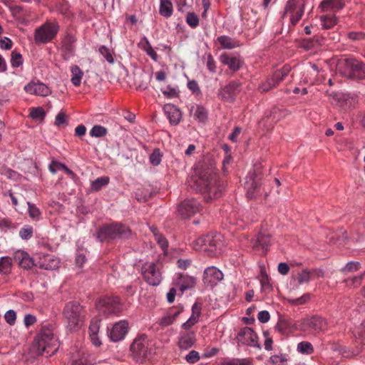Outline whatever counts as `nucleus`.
<instances>
[{
    "instance_id": "f257e3e1",
    "label": "nucleus",
    "mask_w": 365,
    "mask_h": 365,
    "mask_svg": "<svg viewBox=\"0 0 365 365\" xmlns=\"http://www.w3.org/2000/svg\"><path fill=\"white\" fill-rule=\"evenodd\" d=\"M195 183L200 191L204 194L206 202L219 198L222 195L223 187L211 168L200 170Z\"/></svg>"
},
{
    "instance_id": "f03ea898",
    "label": "nucleus",
    "mask_w": 365,
    "mask_h": 365,
    "mask_svg": "<svg viewBox=\"0 0 365 365\" xmlns=\"http://www.w3.org/2000/svg\"><path fill=\"white\" fill-rule=\"evenodd\" d=\"M63 314L66 320V327L71 331L80 329L85 320V311L77 302H69L66 304Z\"/></svg>"
},
{
    "instance_id": "7ed1b4c3",
    "label": "nucleus",
    "mask_w": 365,
    "mask_h": 365,
    "mask_svg": "<svg viewBox=\"0 0 365 365\" xmlns=\"http://www.w3.org/2000/svg\"><path fill=\"white\" fill-rule=\"evenodd\" d=\"M35 348L38 354L51 356L58 349V339L50 329H43L36 337Z\"/></svg>"
},
{
    "instance_id": "20e7f679",
    "label": "nucleus",
    "mask_w": 365,
    "mask_h": 365,
    "mask_svg": "<svg viewBox=\"0 0 365 365\" xmlns=\"http://www.w3.org/2000/svg\"><path fill=\"white\" fill-rule=\"evenodd\" d=\"M337 69L343 76L351 78L365 79V63L354 58H342L338 61Z\"/></svg>"
},
{
    "instance_id": "39448f33",
    "label": "nucleus",
    "mask_w": 365,
    "mask_h": 365,
    "mask_svg": "<svg viewBox=\"0 0 365 365\" xmlns=\"http://www.w3.org/2000/svg\"><path fill=\"white\" fill-rule=\"evenodd\" d=\"M195 250H203L209 255H216L222 251L223 241L220 234H209L192 242Z\"/></svg>"
},
{
    "instance_id": "423d86ee",
    "label": "nucleus",
    "mask_w": 365,
    "mask_h": 365,
    "mask_svg": "<svg viewBox=\"0 0 365 365\" xmlns=\"http://www.w3.org/2000/svg\"><path fill=\"white\" fill-rule=\"evenodd\" d=\"M262 176L259 167H257L253 171L249 172L246 177L245 187L247 190V196L250 199H255L262 195L265 197L267 192L262 186Z\"/></svg>"
},
{
    "instance_id": "0eeeda50",
    "label": "nucleus",
    "mask_w": 365,
    "mask_h": 365,
    "mask_svg": "<svg viewBox=\"0 0 365 365\" xmlns=\"http://www.w3.org/2000/svg\"><path fill=\"white\" fill-rule=\"evenodd\" d=\"M131 235L130 230L122 224L113 223L99 228L96 237L101 242L126 239Z\"/></svg>"
},
{
    "instance_id": "6e6552de",
    "label": "nucleus",
    "mask_w": 365,
    "mask_h": 365,
    "mask_svg": "<svg viewBox=\"0 0 365 365\" xmlns=\"http://www.w3.org/2000/svg\"><path fill=\"white\" fill-rule=\"evenodd\" d=\"M59 25L56 21H46L36 29L34 41L36 43H47L54 39L59 31Z\"/></svg>"
},
{
    "instance_id": "1a4fd4ad",
    "label": "nucleus",
    "mask_w": 365,
    "mask_h": 365,
    "mask_svg": "<svg viewBox=\"0 0 365 365\" xmlns=\"http://www.w3.org/2000/svg\"><path fill=\"white\" fill-rule=\"evenodd\" d=\"M130 351L137 361L142 363L148 359L151 355V349L146 336L143 334L135 338L130 346Z\"/></svg>"
},
{
    "instance_id": "9d476101",
    "label": "nucleus",
    "mask_w": 365,
    "mask_h": 365,
    "mask_svg": "<svg viewBox=\"0 0 365 365\" xmlns=\"http://www.w3.org/2000/svg\"><path fill=\"white\" fill-rule=\"evenodd\" d=\"M143 279L151 286H158L162 281V274L158 265L152 262H146L141 267Z\"/></svg>"
},
{
    "instance_id": "9b49d317",
    "label": "nucleus",
    "mask_w": 365,
    "mask_h": 365,
    "mask_svg": "<svg viewBox=\"0 0 365 365\" xmlns=\"http://www.w3.org/2000/svg\"><path fill=\"white\" fill-rule=\"evenodd\" d=\"M290 71L289 66H284L281 69L275 71L273 75L259 86L261 92H267L278 86Z\"/></svg>"
},
{
    "instance_id": "f8f14e48",
    "label": "nucleus",
    "mask_w": 365,
    "mask_h": 365,
    "mask_svg": "<svg viewBox=\"0 0 365 365\" xmlns=\"http://www.w3.org/2000/svg\"><path fill=\"white\" fill-rule=\"evenodd\" d=\"M304 6L303 0H289L287 2L282 17L284 18L289 14L292 24L295 25L301 19L304 14Z\"/></svg>"
},
{
    "instance_id": "ddd939ff",
    "label": "nucleus",
    "mask_w": 365,
    "mask_h": 365,
    "mask_svg": "<svg viewBox=\"0 0 365 365\" xmlns=\"http://www.w3.org/2000/svg\"><path fill=\"white\" fill-rule=\"evenodd\" d=\"M77 38L71 32H66L61 38L60 50L63 59L69 60L75 55Z\"/></svg>"
},
{
    "instance_id": "4468645a",
    "label": "nucleus",
    "mask_w": 365,
    "mask_h": 365,
    "mask_svg": "<svg viewBox=\"0 0 365 365\" xmlns=\"http://www.w3.org/2000/svg\"><path fill=\"white\" fill-rule=\"evenodd\" d=\"M236 339L238 344L260 349L258 337L253 329L245 327L238 332Z\"/></svg>"
},
{
    "instance_id": "2eb2a0df",
    "label": "nucleus",
    "mask_w": 365,
    "mask_h": 365,
    "mask_svg": "<svg viewBox=\"0 0 365 365\" xmlns=\"http://www.w3.org/2000/svg\"><path fill=\"white\" fill-rule=\"evenodd\" d=\"M251 245L253 250L265 254L271 245V235L265 231L259 232L252 239Z\"/></svg>"
},
{
    "instance_id": "dca6fc26",
    "label": "nucleus",
    "mask_w": 365,
    "mask_h": 365,
    "mask_svg": "<svg viewBox=\"0 0 365 365\" xmlns=\"http://www.w3.org/2000/svg\"><path fill=\"white\" fill-rule=\"evenodd\" d=\"M299 327V329L302 331H307L312 329L315 331L320 332L324 331L327 329V322L322 317H314L302 320Z\"/></svg>"
},
{
    "instance_id": "f3484780",
    "label": "nucleus",
    "mask_w": 365,
    "mask_h": 365,
    "mask_svg": "<svg viewBox=\"0 0 365 365\" xmlns=\"http://www.w3.org/2000/svg\"><path fill=\"white\" fill-rule=\"evenodd\" d=\"M200 210V205L197 200L194 199L185 200L179 205L178 213L182 218H190Z\"/></svg>"
},
{
    "instance_id": "a211bd4d",
    "label": "nucleus",
    "mask_w": 365,
    "mask_h": 365,
    "mask_svg": "<svg viewBox=\"0 0 365 365\" xmlns=\"http://www.w3.org/2000/svg\"><path fill=\"white\" fill-rule=\"evenodd\" d=\"M240 91V83L232 81L218 91V97L224 101L232 102Z\"/></svg>"
},
{
    "instance_id": "6ab92c4d",
    "label": "nucleus",
    "mask_w": 365,
    "mask_h": 365,
    "mask_svg": "<svg viewBox=\"0 0 365 365\" xmlns=\"http://www.w3.org/2000/svg\"><path fill=\"white\" fill-rule=\"evenodd\" d=\"M222 272L217 267L212 266L206 268L203 273V282L210 287L216 285L223 279Z\"/></svg>"
},
{
    "instance_id": "aec40b11",
    "label": "nucleus",
    "mask_w": 365,
    "mask_h": 365,
    "mask_svg": "<svg viewBox=\"0 0 365 365\" xmlns=\"http://www.w3.org/2000/svg\"><path fill=\"white\" fill-rule=\"evenodd\" d=\"M25 91L31 95L47 96L51 93L50 88L44 83L32 81L24 86Z\"/></svg>"
},
{
    "instance_id": "412c9836",
    "label": "nucleus",
    "mask_w": 365,
    "mask_h": 365,
    "mask_svg": "<svg viewBox=\"0 0 365 365\" xmlns=\"http://www.w3.org/2000/svg\"><path fill=\"white\" fill-rule=\"evenodd\" d=\"M128 324L126 321L115 323L109 333L111 341L117 342L123 339L128 332Z\"/></svg>"
},
{
    "instance_id": "4be33fe9",
    "label": "nucleus",
    "mask_w": 365,
    "mask_h": 365,
    "mask_svg": "<svg viewBox=\"0 0 365 365\" xmlns=\"http://www.w3.org/2000/svg\"><path fill=\"white\" fill-rule=\"evenodd\" d=\"M182 310L183 307L181 306L170 308L164 316L158 319V324L162 328L173 324Z\"/></svg>"
},
{
    "instance_id": "5701e85b",
    "label": "nucleus",
    "mask_w": 365,
    "mask_h": 365,
    "mask_svg": "<svg viewBox=\"0 0 365 365\" xmlns=\"http://www.w3.org/2000/svg\"><path fill=\"white\" fill-rule=\"evenodd\" d=\"M196 341L195 333L192 331H180L178 345L180 349L187 350L191 348Z\"/></svg>"
},
{
    "instance_id": "b1692460",
    "label": "nucleus",
    "mask_w": 365,
    "mask_h": 365,
    "mask_svg": "<svg viewBox=\"0 0 365 365\" xmlns=\"http://www.w3.org/2000/svg\"><path fill=\"white\" fill-rule=\"evenodd\" d=\"M331 103L343 109H347L352 105L353 98L349 94L344 93H332L331 94Z\"/></svg>"
},
{
    "instance_id": "393cba45",
    "label": "nucleus",
    "mask_w": 365,
    "mask_h": 365,
    "mask_svg": "<svg viewBox=\"0 0 365 365\" xmlns=\"http://www.w3.org/2000/svg\"><path fill=\"white\" fill-rule=\"evenodd\" d=\"M14 258L24 269H29L35 266L34 259L26 252L18 250L14 253Z\"/></svg>"
},
{
    "instance_id": "a878e982",
    "label": "nucleus",
    "mask_w": 365,
    "mask_h": 365,
    "mask_svg": "<svg viewBox=\"0 0 365 365\" xmlns=\"http://www.w3.org/2000/svg\"><path fill=\"white\" fill-rule=\"evenodd\" d=\"M163 110L172 125H175L180 123L182 115L180 110L175 106L170 103L165 104Z\"/></svg>"
},
{
    "instance_id": "bb28decb",
    "label": "nucleus",
    "mask_w": 365,
    "mask_h": 365,
    "mask_svg": "<svg viewBox=\"0 0 365 365\" xmlns=\"http://www.w3.org/2000/svg\"><path fill=\"white\" fill-rule=\"evenodd\" d=\"M220 60L222 63L227 65L232 71H238L242 64V61L239 57L227 53L221 54Z\"/></svg>"
},
{
    "instance_id": "cd10ccee",
    "label": "nucleus",
    "mask_w": 365,
    "mask_h": 365,
    "mask_svg": "<svg viewBox=\"0 0 365 365\" xmlns=\"http://www.w3.org/2000/svg\"><path fill=\"white\" fill-rule=\"evenodd\" d=\"M195 284L196 279L195 277L184 274H181L175 281V285L180 289L182 293L192 288Z\"/></svg>"
},
{
    "instance_id": "c85d7f7f",
    "label": "nucleus",
    "mask_w": 365,
    "mask_h": 365,
    "mask_svg": "<svg viewBox=\"0 0 365 365\" xmlns=\"http://www.w3.org/2000/svg\"><path fill=\"white\" fill-rule=\"evenodd\" d=\"M344 6V0H324L320 4L322 11L336 12Z\"/></svg>"
},
{
    "instance_id": "c756f323",
    "label": "nucleus",
    "mask_w": 365,
    "mask_h": 365,
    "mask_svg": "<svg viewBox=\"0 0 365 365\" xmlns=\"http://www.w3.org/2000/svg\"><path fill=\"white\" fill-rule=\"evenodd\" d=\"M294 327V323L290 318H280L275 326V329L282 334H287L290 332Z\"/></svg>"
},
{
    "instance_id": "7c9ffc66",
    "label": "nucleus",
    "mask_w": 365,
    "mask_h": 365,
    "mask_svg": "<svg viewBox=\"0 0 365 365\" xmlns=\"http://www.w3.org/2000/svg\"><path fill=\"white\" fill-rule=\"evenodd\" d=\"M48 169L51 173L53 174H56L57 173L58 169H63V170L72 179L76 178V174L69 169L65 164L61 163L56 160H52L51 164L48 166Z\"/></svg>"
},
{
    "instance_id": "2f4dec72",
    "label": "nucleus",
    "mask_w": 365,
    "mask_h": 365,
    "mask_svg": "<svg viewBox=\"0 0 365 365\" xmlns=\"http://www.w3.org/2000/svg\"><path fill=\"white\" fill-rule=\"evenodd\" d=\"M173 13L171 0H160L159 14L165 18H170Z\"/></svg>"
},
{
    "instance_id": "473e14b6",
    "label": "nucleus",
    "mask_w": 365,
    "mask_h": 365,
    "mask_svg": "<svg viewBox=\"0 0 365 365\" xmlns=\"http://www.w3.org/2000/svg\"><path fill=\"white\" fill-rule=\"evenodd\" d=\"M12 259L9 256L0 257V274L8 275L11 272Z\"/></svg>"
},
{
    "instance_id": "72a5a7b5",
    "label": "nucleus",
    "mask_w": 365,
    "mask_h": 365,
    "mask_svg": "<svg viewBox=\"0 0 365 365\" xmlns=\"http://www.w3.org/2000/svg\"><path fill=\"white\" fill-rule=\"evenodd\" d=\"M217 41L224 49H232L240 46L237 41L227 36H219Z\"/></svg>"
},
{
    "instance_id": "f704fd0d",
    "label": "nucleus",
    "mask_w": 365,
    "mask_h": 365,
    "mask_svg": "<svg viewBox=\"0 0 365 365\" xmlns=\"http://www.w3.org/2000/svg\"><path fill=\"white\" fill-rule=\"evenodd\" d=\"M83 355V351L76 349H73L71 353L69 363L71 365H86V359Z\"/></svg>"
},
{
    "instance_id": "c9c22d12",
    "label": "nucleus",
    "mask_w": 365,
    "mask_h": 365,
    "mask_svg": "<svg viewBox=\"0 0 365 365\" xmlns=\"http://www.w3.org/2000/svg\"><path fill=\"white\" fill-rule=\"evenodd\" d=\"M110 178L108 176H102L98 178L91 183L90 190L91 192H97L101 190L103 187L108 185Z\"/></svg>"
},
{
    "instance_id": "e433bc0d",
    "label": "nucleus",
    "mask_w": 365,
    "mask_h": 365,
    "mask_svg": "<svg viewBox=\"0 0 365 365\" xmlns=\"http://www.w3.org/2000/svg\"><path fill=\"white\" fill-rule=\"evenodd\" d=\"M71 71L72 73V77L71 78V83L75 86H79L81 83V79L83 76V72L81 71V69L79 68V66L75 65L71 66Z\"/></svg>"
},
{
    "instance_id": "4c0bfd02",
    "label": "nucleus",
    "mask_w": 365,
    "mask_h": 365,
    "mask_svg": "<svg viewBox=\"0 0 365 365\" xmlns=\"http://www.w3.org/2000/svg\"><path fill=\"white\" fill-rule=\"evenodd\" d=\"M191 112L195 119L199 122L203 123L207 120V112L202 106H197L191 110Z\"/></svg>"
},
{
    "instance_id": "58836bf2",
    "label": "nucleus",
    "mask_w": 365,
    "mask_h": 365,
    "mask_svg": "<svg viewBox=\"0 0 365 365\" xmlns=\"http://www.w3.org/2000/svg\"><path fill=\"white\" fill-rule=\"evenodd\" d=\"M322 27L324 29L333 28L336 24V17L334 15H326L320 17Z\"/></svg>"
},
{
    "instance_id": "ea45409f",
    "label": "nucleus",
    "mask_w": 365,
    "mask_h": 365,
    "mask_svg": "<svg viewBox=\"0 0 365 365\" xmlns=\"http://www.w3.org/2000/svg\"><path fill=\"white\" fill-rule=\"evenodd\" d=\"M222 365H252V359L250 358H232L225 360Z\"/></svg>"
},
{
    "instance_id": "a19ab883",
    "label": "nucleus",
    "mask_w": 365,
    "mask_h": 365,
    "mask_svg": "<svg viewBox=\"0 0 365 365\" xmlns=\"http://www.w3.org/2000/svg\"><path fill=\"white\" fill-rule=\"evenodd\" d=\"M364 275H365V272L360 275H357L352 278L345 279L344 283L346 284V286L348 287L356 288L361 285Z\"/></svg>"
},
{
    "instance_id": "79ce46f5",
    "label": "nucleus",
    "mask_w": 365,
    "mask_h": 365,
    "mask_svg": "<svg viewBox=\"0 0 365 365\" xmlns=\"http://www.w3.org/2000/svg\"><path fill=\"white\" fill-rule=\"evenodd\" d=\"M34 234V228L29 225H24L19 230V236L24 240H28L31 239Z\"/></svg>"
},
{
    "instance_id": "37998d69",
    "label": "nucleus",
    "mask_w": 365,
    "mask_h": 365,
    "mask_svg": "<svg viewBox=\"0 0 365 365\" xmlns=\"http://www.w3.org/2000/svg\"><path fill=\"white\" fill-rule=\"evenodd\" d=\"M108 133L107 129L99 125H94L92 129L90 130V135L92 137L95 138H101L106 135Z\"/></svg>"
},
{
    "instance_id": "c03bdc74",
    "label": "nucleus",
    "mask_w": 365,
    "mask_h": 365,
    "mask_svg": "<svg viewBox=\"0 0 365 365\" xmlns=\"http://www.w3.org/2000/svg\"><path fill=\"white\" fill-rule=\"evenodd\" d=\"M360 268V263L359 262L351 261L348 262L345 267L341 268V272L345 274L354 272Z\"/></svg>"
},
{
    "instance_id": "a18cd8bd",
    "label": "nucleus",
    "mask_w": 365,
    "mask_h": 365,
    "mask_svg": "<svg viewBox=\"0 0 365 365\" xmlns=\"http://www.w3.org/2000/svg\"><path fill=\"white\" fill-rule=\"evenodd\" d=\"M297 351L304 354H310L314 351V348L310 342L302 341L297 344Z\"/></svg>"
},
{
    "instance_id": "49530a36",
    "label": "nucleus",
    "mask_w": 365,
    "mask_h": 365,
    "mask_svg": "<svg viewBox=\"0 0 365 365\" xmlns=\"http://www.w3.org/2000/svg\"><path fill=\"white\" fill-rule=\"evenodd\" d=\"M99 52L109 63L112 64L114 63L113 53L108 48L101 46L99 48Z\"/></svg>"
},
{
    "instance_id": "de8ad7c7",
    "label": "nucleus",
    "mask_w": 365,
    "mask_h": 365,
    "mask_svg": "<svg viewBox=\"0 0 365 365\" xmlns=\"http://www.w3.org/2000/svg\"><path fill=\"white\" fill-rule=\"evenodd\" d=\"M27 205L29 216L34 220H39L41 216V212L39 209L34 204H32L30 202H28Z\"/></svg>"
},
{
    "instance_id": "09e8293b",
    "label": "nucleus",
    "mask_w": 365,
    "mask_h": 365,
    "mask_svg": "<svg viewBox=\"0 0 365 365\" xmlns=\"http://www.w3.org/2000/svg\"><path fill=\"white\" fill-rule=\"evenodd\" d=\"M186 23L192 29L199 25V18L194 12H188L186 16Z\"/></svg>"
},
{
    "instance_id": "8fccbe9b",
    "label": "nucleus",
    "mask_w": 365,
    "mask_h": 365,
    "mask_svg": "<svg viewBox=\"0 0 365 365\" xmlns=\"http://www.w3.org/2000/svg\"><path fill=\"white\" fill-rule=\"evenodd\" d=\"M259 281L263 289H268L271 288L269 277L264 269L260 272Z\"/></svg>"
},
{
    "instance_id": "3c124183",
    "label": "nucleus",
    "mask_w": 365,
    "mask_h": 365,
    "mask_svg": "<svg viewBox=\"0 0 365 365\" xmlns=\"http://www.w3.org/2000/svg\"><path fill=\"white\" fill-rule=\"evenodd\" d=\"M23 63L22 61V56L21 53L14 51L11 53V64L13 67H19Z\"/></svg>"
},
{
    "instance_id": "603ef678",
    "label": "nucleus",
    "mask_w": 365,
    "mask_h": 365,
    "mask_svg": "<svg viewBox=\"0 0 365 365\" xmlns=\"http://www.w3.org/2000/svg\"><path fill=\"white\" fill-rule=\"evenodd\" d=\"M100 322L101 320L98 319H93L91 322L90 326H89V334L90 335H96L98 334L99 329H100Z\"/></svg>"
},
{
    "instance_id": "864d4df0",
    "label": "nucleus",
    "mask_w": 365,
    "mask_h": 365,
    "mask_svg": "<svg viewBox=\"0 0 365 365\" xmlns=\"http://www.w3.org/2000/svg\"><path fill=\"white\" fill-rule=\"evenodd\" d=\"M145 46H144V50L146 52L147 55L149 56L153 61H158V54L156 51L153 48L150 43L145 38Z\"/></svg>"
},
{
    "instance_id": "5fc2aeb1",
    "label": "nucleus",
    "mask_w": 365,
    "mask_h": 365,
    "mask_svg": "<svg viewBox=\"0 0 365 365\" xmlns=\"http://www.w3.org/2000/svg\"><path fill=\"white\" fill-rule=\"evenodd\" d=\"M15 228L12 221L9 218H3L0 220V229L3 232H7L9 230Z\"/></svg>"
},
{
    "instance_id": "6e6d98bb",
    "label": "nucleus",
    "mask_w": 365,
    "mask_h": 365,
    "mask_svg": "<svg viewBox=\"0 0 365 365\" xmlns=\"http://www.w3.org/2000/svg\"><path fill=\"white\" fill-rule=\"evenodd\" d=\"M161 154L158 149L155 150L150 155V162L153 165L157 166L161 162Z\"/></svg>"
},
{
    "instance_id": "4d7b16f0",
    "label": "nucleus",
    "mask_w": 365,
    "mask_h": 365,
    "mask_svg": "<svg viewBox=\"0 0 365 365\" xmlns=\"http://www.w3.org/2000/svg\"><path fill=\"white\" fill-rule=\"evenodd\" d=\"M298 282L299 284L308 283L311 279V273L307 269L302 270L298 274Z\"/></svg>"
},
{
    "instance_id": "13d9d810",
    "label": "nucleus",
    "mask_w": 365,
    "mask_h": 365,
    "mask_svg": "<svg viewBox=\"0 0 365 365\" xmlns=\"http://www.w3.org/2000/svg\"><path fill=\"white\" fill-rule=\"evenodd\" d=\"M30 115L34 119H42L45 117L46 113L42 108L38 107L32 109Z\"/></svg>"
},
{
    "instance_id": "bf43d9fd",
    "label": "nucleus",
    "mask_w": 365,
    "mask_h": 365,
    "mask_svg": "<svg viewBox=\"0 0 365 365\" xmlns=\"http://www.w3.org/2000/svg\"><path fill=\"white\" fill-rule=\"evenodd\" d=\"M206 66L211 73H214L216 72V62L211 53L207 54Z\"/></svg>"
},
{
    "instance_id": "052dcab7",
    "label": "nucleus",
    "mask_w": 365,
    "mask_h": 365,
    "mask_svg": "<svg viewBox=\"0 0 365 365\" xmlns=\"http://www.w3.org/2000/svg\"><path fill=\"white\" fill-rule=\"evenodd\" d=\"M4 319L9 325H14L16 319L15 311L13 309L8 310L4 314Z\"/></svg>"
},
{
    "instance_id": "680f3d73",
    "label": "nucleus",
    "mask_w": 365,
    "mask_h": 365,
    "mask_svg": "<svg viewBox=\"0 0 365 365\" xmlns=\"http://www.w3.org/2000/svg\"><path fill=\"white\" fill-rule=\"evenodd\" d=\"M200 312L201 306L197 302L194 303L192 307V314L190 317L197 322L200 315Z\"/></svg>"
},
{
    "instance_id": "e2e57ef3",
    "label": "nucleus",
    "mask_w": 365,
    "mask_h": 365,
    "mask_svg": "<svg viewBox=\"0 0 365 365\" xmlns=\"http://www.w3.org/2000/svg\"><path fill=\"white\" fill-rule=\"evenodd\" d=\"M200 359V354L197 351L192 350L186 355L185 359L190 364H194L199 361Z\"/></svg>"
},
{
    "instance_id": "0e129e2a",
    "label": "nucleus",
    "mask_w": 365,
    "mask_h": 365,
    "mask_svg": "<svg viewBox=\"0 0 365 365\" xmlns=\"http://www.w3.org/2000/svg\"><path fill=\"white\" fill-rule=\"evenodd\" d=\"M356 338L360 341L363 344H365V324H361L360 327L358 328Z\"/></svg>"
},
{
    "instance_id": "69168bd1",
    "label": "nucleus",
    "mask_w": 365,
    "mask_h": 365,
    "mask_svg": "<svg viewBox=\"0 0 365 365\" xmlns=\"http://www.w3.org/2000/svg\"><path fill=\"white\" fill-rule=\"evenodd\" d=\"M162 93L164 96L168 98H174L177 97L178 92V90L175 88H171L168 86L165 90H162Z\"/></svg>"
},
{
    "instance_id": "338daca9",
    "label": "nucleus",
    "mask_w": 365,
    "mask_h": 365,
    "mask_svg": "<svg viewBox=\"0 0 365 365\" xmlns=\"http://www.w3.org/2000/svg\"><path fill=\"white\" fill-rule=\"evenodd\" d=\"M270 319L269 312L266 310L260 311L257 314V319L261 323H267Z\"/></svg>"
},
{
    "instance_id": "774afa93",
    "label": "nucleus",
    "mask_w": 365,
    "mask_h": 365,
    "mask_svg": "<svg viewBox=\"0 0 365 365\" xmlns=\"http://www.w3.org/2000/svg\"><path fill=\"white\" fill-rule=\"evenodd\" d=\"M0 47L2 49L9 50L12 47V41L9 38L4 37L0 40Z\"/></svg>"
}]
</instances>
